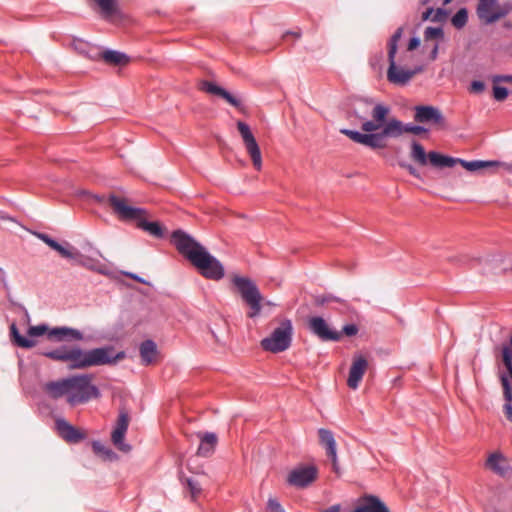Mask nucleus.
<instances>
[{"mask_svg":"<svg viewBox=\"0 0 512 512\" xmlns=\"http://www.w3.org/2000/svg\"><path fill=\"white\" fill-rule=\"evenodd\" d=\"M42 355L53 361L66 363L71 370L113 365L125 358V352L123 351L114 354L112 346L85 350L78 345H61L53 350L43 352Z\"/></svg>","mask_w":512,"mask_h":512,"instance_id":"obj_1","label":"nucleus"},{"mask_svg":"<svg viewBox=\"0 0 512 512\" xmlns=\"http://www.w3.org/2000/svg\"><path fill=\"white\" fill-rule=\"evenodd\" d=\"M171 242L206 279L219 281L224 277L225 270L222 263L188 233L182 230L174 231Z\"/></svg>","mask_w":512,"mask_h":512,"instance_id":"obj_2","label":"nucleus"},{"mask_svg":"<svg viewBox=\"0 0 512 512\" xmlns=\"http://www.w3.org/2000/svg\"><path fill=\"white\" fill-rule=\"evenodd\" d=\"M390 113L387 105L375 104L371 111L372 120H365L359 131L343 128L340 133L349 137L352 141L362 144L370 149H383L387 146V136L384 134V124Z\"/></svg>","mask_w":512,"mask_h":512,"instance_id":"obj_3","label":"nucleus"},{"mask_svg":"<svg viewBox=\"0 0 512 512\" xmlns=\"http://www.w3.org/2000/svg\"><path fill=\"white\" fill-rule=\"evenodd\" d=\"M109 202L114 212L120 219L135 221L138 228L144 230L156 238L164 237V228L159 222H150L146 219V210L127 205L126 201L115 195H109Z\"/></svg>","mask_w":512,"mask_h":512,"instance_id":"obj_4","label":"nucleus"},{"mask_svg":"<svg viewBox=\"0 0 512 512\" xmlns=\"http://www.w3.org/2000/svg\"><path fill=\"white\" fill-rule=\"evenodd\" d=\"M475 11L482 25L501 22L502 29L512 31V20L507 18L512 13V0H478Z\"/></svg>","mask_w":512,"mask_h":512,"instance_id":"obj_5","label":"nucleus"},{"mask_svg":"<svg viewBox=\"0 0 512 512\" xmlns=\"http://www.w3.org/2000/svg\"><path fill=\"white\" fill-rule=\"evenodd\" d=\"M232 284L240 294L242 300L249 306L247 313L249 318H255L260 315L262 310L261 301L263 299L256 283L248 277L234 275Z\"/></svg>","mask_w":512,"mask_h":512,"instance_id":"obj_6","label":"nucleus"},{"mask_svg":"<svg viewBox=\"0 0 512 512\" xmlns=\"http://www.w3.org/2000/svg\"><path fill=\"white\" fill-rule=\"evenodd\" d=\"M92 376L88 374L69 377V395L67 401L70 405L86 403L92 398H99V389L91 384Z\"/></svg>","mask_w":512,"mask_h":512,"instance_id":"obj_7","label":"nucleus"},{"mask_svg":"<svg viewBox=\"0 0 512 512\" xmlns=\"http://www.w3.org/2000/svg\"><path fill=\"white\" fill-rule=\"evenodd\" d=\"M292 322L289 319L281 321L279 327L275 328L269 337L261 341V346L265 351L279 353L287 350L292 341Z\"/></svg>","mask_w":512,"mask_h":512,"instance_id":"obj_8","label":"nucleus"},{"mask_svg":"<svg viewBox=\"0 0 512 512\" xmlns=\"http://www.w3.org/2000/svg\"><path fill=\"white\" fill-rule=\"evenodd\" d=\"M429 162L434 167H453L455 164H461L466 170L476 172L484 168H494L498 164L496 160H473L466 161L460 158H453L450 156L442 155L438 152H429Z\"/></svg>","mask_w":512,"mask_h":512,"instance_id":"obj_9","label":"nucleus"},{"mask_svg":"<svg viewBox=\"0 0 512 512\" xmlns=\"http://www.w3.org/2000/svg\"><path fill=\"white\" fill-rule=\"evenodd\" d=\"M389 67L387 70V80L397 86H405L411 79L422 71L421 66L408 68L396 63V59H388Z\"/></svg>","mask_w":512,"mask_h":512,"instance_id":"obj_10","label":"nucleus"},{"mask_svg":"<svg viewBox=\"0 0 512 512\" xmlns=\"http://www.w3.org/2000/svg\"><path fill=\"white\" fill-rule=\"evenodd\" d=\"M237 129L242 137L245 149L251 157L253 166L255 169L260 170L262 167L261 151L249 125L243 121H238Z\"/></svg>","mask_w":512,"mask_h":512,"instance_id":"obj_11","label":"nucleus"},{"mask_svg":"<svg viewBox=\"0 0 512 512\" xmlns=\"http://www.w3.org/2000/svg\"><path fill=\"white\" fill-rule=\"evenodd\" d=\"M414 120L418 123H431L439 129H446L447 122L442 112L434 106L418 105L414 107Z\"/></svg>","mask_w":512,"mask_h":512,"instance_id":"obj_12","label":"nucleus"},{"mask_svg":"<svg viewBox=\"0 0 512 512\" xmlns=\"http://www.w3.org/2000/svg\"><path fill=\"white\" fill-rule=\"evenodd\" d=\"M318 469L315 465H300L288 474L287 482L297 488H305L315 481Z\"/></svg>","mask_w":512,"mask_h":512,"instance_id":"obj_13","label":"nucleus"},{"mask_svg":"<svg viewBox=\"0 0 512 512\" xmlns=\"http://www.w3.org/2000/svg\"><path fill=\"white\" fill-rule=\"evenodd\" d=\"M308 328L312 334L322 341H339L342 333L332 329L321 316H312L308 320Z\"/></svg>","mask_w":512,"mask_h":512,"instance_id":"obj_14","label":"nucleus"},{"mask_svg":"<svg viewBox=\"0 0 512 512\" xmlns=\"http://www.w3.org/2000/svg\"><path fill=\"white\" fill-rule=\"evenodd\" d=\"M428 130L424 126L413 125L411 123L404 124L402 121L392 118L386 120L384 124V134L387 138H398L404 133H412L420 135L426 133Z\"/></svg>","mask_w":512,"mask_h":512,"instance_id":"obj_15","label":"nucleus"},{"mask_svg":"<svg viewBox=\"0 0 512 512\" xmlns=\"http://www.w3.org/2000/svg\"><path fill=\"white\" fill-rule=\"evenodd\" d=\"M485 468L503 478L512 473L509 459L500 451H494L488 455Z\"/></svg>","mask_w":512,"mask_h":512,"instance_id":"obj_16","label":"nucleus"},{"mask_svg":"<svg viewBox=\"0 0 512 512\" xmlns=\"http://www.w3.org/2000/svg\"><path fill=\"white\" fill-rule=\"evenodd\" d=\"M55 427L58 435L67 443H79L85 439V434L79 429L68 423L63 418L55 420Z\"/></svg>","mask_w":512,"mask_h":512,"instance_id":"obj_17","label":"nucleus"},{"mask_svg":"<svg viewBox=\"0 0 512 512\" xmlns=\"http://www.w3.org/2000/svg\"><path fill=\"white\" fill-rule=\"evenodd\" d=\"M368 367L367 359L362 355H355L353 358L352 365L350 367L349 376L347 379V385L351 389H357L363 375Z\"/></svg>","mask_w":512,"mask_h":512,"instance_id":"obj_18","label":"nucleus"},{"mask_svg":"<svg viewBox=\"0 0 512 512\" xmlns=\"http://www.w3.org/2000/svg\"><path fill=\"white\" fill-rule=\"evenodd\" d=\"M35 235L44 243H46L50 248L57 251L63 258L77 259L80 256V252L72 247L69 243L62 245L45 233H35Z\"/></svg>","mask_w":512,"mask_h":512,"instance_id":"obj_19","label":"nucleus"},{"mask_svg":"<svg viewBox=\"0 0 512 512\" xmlns=\"http://www.w3.org/2000/svg\"><path fill=\"white\" fill-rule=\"evenodd\" d=\"M48 339L55 342H63V341H82L84 339L83 333L75 328L61 326L54 327L48 331Z\"/></svg>","mask_w":512,"mask_h":512,"instance_id":"obj_20","label":"nucleus"},{"mask_svg":"<svg viewBox=\"0 0 512 512\" xmlns=\"http://www.w3.org/2000/svg\"><path fill=\"white\" fill-rule=\"evenodd\" d=\"M319 444L326 450V455L337 466V445L334 434L331 430L325 428L318 429Z\"/></svg>","mask_w":512,"mask_h":512,"instance_id":"obj_21","label":"nucleus"},{"mask_svg":"<svg viewBox=\"0 0 512 512\" xmlns=\"http://www.w3.org/2000/svg\"><path fill=\"white\" fill-rule=\"evenodd\" d=\"M351 512H390L387 506L374 495H366Z\"/></svg>","mask_w":512,"mask_h":512,"instance_id":"obj_22","label":"nucleus"},{"mask_svg":"<svg viewBox=\"0 0 512 512\" xmlns=\"http://www.w3.org/2000/svg\"><path fill=\"white\" fill-rule=\"evenodd\" d=\"M201 89L205 91L208 94L217 95L223 99H225L229 104L236 108L241 107V101L237 99L235 96H233L231 93H229L224 88L209 82V81H203L201 84Z\"/></svg>","mask_w":512,"mask_h":512,"instance_id":"obj_23","label":"nucleus"},{"mask_svg":"<svg viewBox=\"0 0 512 512\" xmlns=\"http://www.w3.org/2000/svg\"><path fill=\"white\" fill-rule=\"evenodd\" d=\"M200 445L197 449V455L209 457L215 450L217 444V436L211 432L199 433Z\"/></svg>","mask_w":512,"mask_h":512,"instance_id":"obj_24","label":"nucleus"},{"mask_svg":"<svg viewBox=\"0 0 512 512\" xmlns=\"http://www.w3.org/2000/svg\"><path fill=\"white\" fill-rule=\"evenodd\" d=\"M44 390L49 394L50 397L58 399L63 395H69V377L58 381L47 382L44 386Z\"/></svg>","mask_w":512,"mask_h":512,"instance_id":"obj_25","label":"nucleus"},{"mask_svg":"<svg viewBox=\"0 0 512 512\" xmlns=\"http://www.w3.org/2000/svg\"><path fill=\"white\" fill-rule=\"evenodd\" d=\"M140 357L144 365H150L155 361L157 346L152 340H145L140 344Z\"/></svg>","mask_w":512,"mask_h":512,"instance_id":"obj_26","label":"nucleus"},{"mask_svg":"<svg viewBox=\"0 0 512 512\" xmlns=\"http://www.w3.org/2000/svg\"><path fill=\"white\" fill-rule=\"evenodd\" d=\"M501 384L503 387V395L505 399L503 411L507 420H509L512 423V387L507 377H501Z\"/></svg>","mask_w":512,"mask_h":512,"instance_id":"obj_27","label":"nucleus"},{"mask_svg":"<svg viewBox=\"0 0 512 512\" xmlns=\"http://www.w3.org/2000/svg\"><path fill=\"white\" fill-rule=\"evenodd\" d=\"M101 58L108 64L126 65L129 62V56L123 52L107 49L102 52Z\"/></svg>","mask_w":512,"mask_h":512,"instance_id":"obj_28","label":"nucleus"},{"mask_svg":"<svg viewBox=\"0 0 512 512\" xmlns=\"http://www.w3.org/2000/svg\"><path fill=\"white\" fill-rule=\"evenodd\" d=\"M10 333H11L13 342L21 348L30 349L36 345V341H34L32 339H28L19 333L18 328L15 323L11 324Z\"/></svg>","mask_w":512,"mask_h":512,"instance_id":"obj_29","label":"nucleus"},{"mask_svg":"<svg viewBox=\"0 0 512 512\" xmlns=\"http://www.w3.org/2000/svg\"><path fill=\"white\" fill-rule=\"evenodd\" d=\"M501 354L502 362L507 371L512 374V336L507 343L502 344L500 348H496Z\"/></svg>","mask_w":512,"mask_h":512,"instance_id":"obj_30","label":"nucleus"},{"mask_svg":"<svg viewBox=\"0 0 512 512\" xmlns=\"http://www.w3.org/2000/svg\"><path fill=\"white\" fill-rule=\"evenodd\" d=\"M411 158L418 164L424 166L429 160V153L426 154L424 147L417 141L412 142Z\"/></svg>","mask_w":512,"mask_h":512,"instance_id":"obj_31","label":"nucleus"},{"mask_svg":"<svg viewBox=\"0 0 512 512\" xmlns=\"http://www.w3.org/2000/svg\"><path fill=\"white\" fill-rule=\"evenodd\" d=\"M92 449L95 454L99 455L104 460L112 461L117 459L116 453L99 441L92 443Z\"/></svg>","mask_w":512,"mask_h":512,"instance_id":"obj_32","label":"nucleus"},{"mask_svg":"<svg viewBox=\"0 0 512 512\" xmlns=\"http://www.w3.org/2000/svg\"><path fill=\"white\" fill-rule=\"evenodd\" d=\"M125 434H126L125 431L114 428L112 435H111V439H112L113 444L120 451L128 452V451H130L131 446L124 442Z\"/></svg>","mask_w":512,"mask_h":512,"instance_id":"obj_33","label":"nucleus"},{"mask_svg":"<svg viewBox=\"0 0 512 512\" xmlns=\"http://www.w3.org/2000/svg\"><path fill=\"white\" fill-rule=\"evenodd\" d=\"M403 34V28L399 27L388 41V59L396 58L398 42Z\"/></svg>","mask_w":512,"mask_h":512,"instance_id":"obj_34","label":"nucleus"},{"mask_svg":"<svg viewBox=\"0 0 512 512\" xmlns=\"http://www.w3.org/2000/svg\"><path fill=\"white\" fill-rule=\"evenodd\" d=\"M468 22V11L466 8L459 9L451 18V23L456 29H462Z\"/></svg>","mask_w":512,"mask_h":512,"instance_id":"obj_35","label":"nucleus"},{"mask_svg":"<svg viewBox=\"0 0 512 512\" xmlns=\"http://www.w3.org/2000/svg\"><path fill=\"white\" fill-rule=\"evenodd\" d=\"M100 7L101 12L105 18L112 16L116 12L115 0H94Z\"/></svg>","mask_w":512,"mask_h":512,"instance_id":"obj_36","label":"nucleus"},{"mask_svg":"<svg viewBox=\"0 0 512 512\" xmlns=\"http://www.w3.org/2000/svg\"><path fill=\"white\" fill-rule=\"evenodd\" d=\"M181 481L184 485L187 486V489L189 490L192 499H196L200 493H201V486L200 483L193 479V478H181Z\"/></svg>","mask_w":512,"mask_h":512,"instance_id":"obj_37","label":"nucleus"},{"mask_svg":"<svg viewBox=\"0 0 512 512\" xmlns=\"http://www.w3.org/2000/svg\"><path fill=\"white\" fill-rule=\"evenodd\" d=\"M444 32L441 27H427L424 31V41L427 43L430 40L443 39Z\"/></svg>","mask_w":512,"mask_h":512,"instance_id":"obj_38","label":"nucleus"},{"mask_svg":"<svg viewBox=\"0 0 512 512\" xmlns=\"http://www.w3.org/2000/svg\"><path fill=\"white\" fill-rule=\"evenodd\" d=\"M75 260L78 261L79 263H81L83 266H85L93 271H97L101 274L106 273V271L104 269V265H102L100 263H94L91 261V259L84 258V256L81 253H80V256Z\"/></svg>","mask_w":512,"mask_h":512,"instance_id":"obj_39","label":"nucleus"},{"mask_svg":"<svg viewBox=\"0 0 512 512\" xmlns=\"http://www.w3.org/2000/svg\"><path fill=\"white\" fill-rule=\"evenodd\" d=\"M80 47L78 48L81 53H84L87 55V57L91 59H98L101 58V54L103 51H100L99 48L88 46L86 43L80 42Z\"/></svg>","mask_w":512,"mask_h":512,"instance_id":"obj_40","label":"nucleus"},{"mask_svg":"<svg viewBox=\"0 0 512 512\" xmlns=\"http://www.w3.org/2000/svg\"><path fill=\"white\" fill-rule=\"evenodd\" d=\"M49 330H50V328L48 327V325H46V324H39V325H36V326H30L28 328L27 334L30 337H39V336H42L44 334L48 335V331Z\"/></svg>","mask_w":512,"mask_h":512,"instance_id":"obj_41","label":"nucleus"},{"mask_svg":"<svg viewBox=\"0 0 512 512\" xmlns=\"http://www.w3.org/2000/svg\"><path fill=\"white\" fill-rule=\"evenodd\" d=\"M493 98L498 102H503L509 95V91L504 86L494 85L493 86Z\"/></svg>","mask_w":512,"mask_h":512,"instance_id":"obj_42","label":"nucleus"},{"mask_svg":"<svg viewBox=\"0 0 512 512\" xmlns=\"http://www.w3.org/2000/svg\"><path fill=\"white\" fill-rule=\"evenodd\" d=\"M129 425V415L126 411L121 410L115 428L127 432Z\"/></svg>","mask_w":512,"mask_h":512,"instance_id":"obj_43","label":"nucleus"},{"mask_svg":"<svg viewBox=\"0 0 512 512\" xmlns=\"http://www.w3.org/2000/svg\"><path fill=\"white\" fill-rule=\"evenodd\" d=\"M486 86L485 83L479 80H474L471 82L469 91L471 93L480 94L485 90Z\"/></svg>","mask_w":512,"mask_h":512,"instance_id":"obj_44","label":"nucleus"},{"mask_svg":"<svg viewBox=\"0 0 512 512\" xmlns=\"http://www.w3.org/2000/svg\"><path fill=\"white\" fill-rule=\"evenodd\" d=\"M267 508L270 512H285L279 501L274 498L268 500Z\"/></svg>","mask_w":512,"mask_h":512,"instance_id":"obj_45","label":"nucleus"},{"mask_svg":"<svg viewBox=\"0 0 512 512\" xmlns=\"http://www.w3.org/2000/svg\"><path fill=\"white\" fill-rule=\"evenodd\" d=\"M342 333L347 336H354L358 333V327L355 324H347L343 327Z\"/></svg>","mask_w":512,"mask_h":512,"instance_id":"obj_46","label":"nucleus"},{"mask_svg":"<svg viewBox=\"0 0 512 512\" xmlns=\"http://www.w3.org/2000/svg\"><path fill=\"white\" fill-rule=\"evenodd\" d=\"M493 83L507 82L512 83V75H495L492 77Z\"/></svg>","mask_w":512,"mask_h":512,"instance_id":"obj_47","label":"nucleus"},{"mask_svg":"<svg viewBox=\"0 0 512 512\" xmlns=\"http://www.w3.org/2000/svg\"><path fill=\"white\" fill-rule=\"evenodd\" d=\"M445 15V11L442 8H438L437 10H434L433 17L431 18V21L438 22L443 19Z\"/></svg>","mask_w":512,"mask_h":512,"instance_id":"obj_48","label":"nucleus"},{"mask_svg":"<svg viewBox=\"0 0 512 512\" xmlns=\"http://www.w3.org/2000/svg\"><path fill=\"white\" fill-rule=\"evenodd\" d=\"M496 167H501L504 170H506L509 174L512 175V161L510 162H504V161H498V164Z\"/></svg>","mask_w":512,"mask_h":512,"instance_id":"obj_49","label":"nucleus"},{"mask_svg":"<svg viewBox=\"0 0 512 512\" xmlns=\"http://www.w3.org/2000/svg\"><path fill=\"white\" fill-rule=\"evenodd\" d=\"M420 45V39L418 37H412L408 43V50H415Z\"/></svg>","mask_w":512,"mask_h":512,"instance_id":"obj_50","label":"nucleus"},{"mask_svg":"<svg viewBox=\"0 0 512 512\" xmlns=\"http://www.w3.org/2000/svg\"><path fill=\"white\" fill-rule=\"evenodd\" d=\"M438 50H439V45H438L437 42H435L432 45L431 52H430V55H429L430 60L434 61V60L437 59V57H438Z\"/></svg>","mask_w":512,"mask_h":512,"instance_id":"obj_51","label":"nucleus"},{"mask_svg":"<svg viewBox=\"0 0 512 512\" xmlns=\"http://www.w3.org/2000/svg\"><path fill=\"white\" fill-rule=\"evenodd\" d=\"M124 275L137 281V282H140V283H143V284H148V282L146 280H144L142 277L134 274V273H131V272H124Z\"/></svg>","mask_w":512,"mask_h":512,"instance_id":"obj_52","label":"nucleus"},{"mask_svg":"<svg viewBox=\"0 0 512 512\" xmlns=\"http://www.w3.org/2000/svg\"><path fill=\"white\" fill-rule=\"evenodd\" d=\"M433 13H434V9L428 8L426 11L423 12L422 20H424V21L431 20V18L433 17Z\"/></svg>","mask_w":512,"mask_h":512,"instance_id":"obj_53","label":"nucleus"},{"mask_svg":"<svg viewBox=\"0 0 512 512\" xmlns=\"http://www.w3.org/2000/svg\"><path fill=\"white\" fill-rule=\"evenodd\" d=\"M400 165L403 168H406L411 175L416 176V177L418 176L417 170L411 164L401 163Z\"/></svg>","mask_w":512,"mask_h":512,"instance_id":"obj_54","label":"nucleus"},{"mask_svg":"<svg viewBox=\"0 0 512 512\" xmlns=\"http://www.w3.org/2000/svg\"><path fill=\"white\" fill-rule=\"evenodd\" d=\"M332 300L336 301L337 299L335 297H332V296H327V297L317 298L316 299V303L318 305H323V304H325V303H327L329 301H332Z\"/></svg>","mask_w":512,"mask_h":512,"instance_id":"obj_55","label":"nucleus"},{"mask_svg":"<svg viewBox=\"0 0 512 512\" xmlns=\"http://www.w3.org/2000/svg\"><path fill=\"white\" fill-rule=\"evenodd\" d=\"M340 511H341V505L335 504V505H332V506L328 507L327 509H324L320 512H340Z\"/></svg>","mask_w":512,"mask_h":512,"instance_id":"obj_56","label":"nucleus"},{"mask_svg":"<svg viewBox=\"0 0 512 512\" xmlns=\"http://www.w3.org/2000/svg\"><path fill=\"white\" fill-rule=\"evenodd\" d=\"M93 198L95 199L96 202L98 203H103L106 201V197L104 195H93ZM107 202H109V197L107 198ZM111 206V204H109Z\"/></svg>","mask_w":512,"mask_h":512,"instance_id":"obj_57","label":"nucleus"},{"mask_svg":"<svg viewBox=\"0 0 512 512\" xmlns=\"http://www.w3.org/2000/svg\"><path fill=\"white\" fill-rule=\"evenodd\" d=\"M501 377H507L509 383L511 384V382H512V374L509 371L506 370V372H503L501 374L500 378Z\"/></svg>","mask_w":512,"mask_h":512,"instance_id":"obj_58","label":"nucleus"},{"mask_svg":"<svg viewBox=\"0 0 512 512\" xmlns=\"http://www.w3.org/2000/svg\"><path fill=\"white\" fill-rule=\"evenodd\" d=\"M0 219L2 220H9L14 222V219L12 217L7 216L4 212L0 211Z\"/></svg>","mask_w":512,"mask_h":512,"instance_id":"obj_59","label":"nucleus"},{"mask_svg":"<svg viewBox=\"0 0 512 512\" xmlns=\"http://www.w3.org/2000/svg\"><path fill=\"white\" fill-rule=\"evenodd\" d=\"M366 103L372 104V101L371 100H367Z\"/></svg>","mask_w":512,"mask_h":512,"instance_id":"obj_60","label":"nucleus"}]
</instances>
